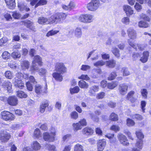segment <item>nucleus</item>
Segmentation results:
<instances>
[{
    "mask_svg": "<svg viewBox=\"0 0 151 151\" xmlns=\"http://www.w3.org/2000/svg\"><path fill=\"white\" fill-rule=\"evenodd\" d=\"M21 22L27 28L31 30L34 29V27L33 26V23L30 20H26L21 21Z\"/></svg>",
    "mask_w": 151,
    "mask_h": 151,
    "instance_id": "nucleus-24",
    "label": "nucleus"
},
{
    "mask_svg": "<svg viewBox=\"0 0 151 151\" xmlns=\"http://www.w3.org/2000/svg\"><path fill=\"white\" fill-rule=\"evenodd\" d=\"M4 88H6L8 92L11 93L12 91V84L11 82L9 81L5 82L3 84Z\"/></svg>",
    "mask_w": 151,
    "mask_h": 151,
    "instance_id": "nucleus-31",
    "label": "nucleus"
},
{
    "mask_svg": "<svg viewBox=\"0 0 151 151\" xmlns=\"http://www.w3.org/2000/svg\"><path fill=\"white\" fill-rule=\"evenodd\" d=\"M39 75L41 76H45L47 72V70L45 68H42L38 70Z\"/></svg>",
    "mask_w": 151,
    "mask_h": 151,
    "instance_id": "nucleus-53",
    "label": "nucleus"
},
{
    "mask_svg": "<svg viewBox=\"0 0 151 151\" xmlns=\"http://www.w3.org/2000/svg\"><path fill=\"white\" fill-rule=\"evenodd\" d=\"M135 93V92L133 91H129L126 96L127 99L129 101L132 103L135 102L137 99L134 97L133 96Z\"/></svg>",
    "mask_w": 151,
    "mask_h": 151,
    "instance_id": "nucleus-19",
    "label": "nucleus"
},
{
    "mask_svg": "<svg viewBox=\"0 0 151 151\" xmlns=\"http://www.w3.org/2000/svg\"><path fill=\"white\" fill-rule=\"evenodd\" d=\"M70 116L71 119L76 120L78 117V115L77 112L76 111H73L71 113Z\"/></svg>",
    "mask_w": 151,
    "mask_h": 151,
    "instance_id": "nucleus-51",
    "label": "nucleus"
},
{
    "mask_svg": "<svg viewBox=\"0 0 151 151\" xmlns=\"http://www.w3.org/2000/svg\"><path fill=\"white\" fill-rule=\"evenodd\" d=\"M118 85V82L116 81H112L108 83L107 88L112 90L116 88Z\"/></svg>",
    "mask_w": 151,
    "mask_h": 151,
    "instance_id": "nucleus-33",
    "label": "nucleus"
},
{
    "mask_svg": "<svg viewBox=\"0 0 151 151\" xmlns=\"http://www.w3.org/2000/svg\"><path fill=\"white\" fill-rule=\"evenodd\" d=\"M149 24L146 22L140 21L138 23V26L140 28H146L149 27Z\"/></svg>",
    "mask_w": 151,
    "mask_h": 151,
    "instance_id": "nucleus-41",
    "label": "nucleus"
},
{
    "mask_svg": "<svg viewBox=\"0 0 151 151\" xmlns=\"http://www.w3.org/2000/svg\"><path fill=\"white\" fill-rule=\"evenodd\" d=\"M122 71L123 72V75L124 76H127L130 75V72L128 71L127 68H122Z\"/></svg>",
    "mask_w": 151,
    "mask_h": 151,
    "instance_id": "nucleus-62",
    "label": "nucleus"
},
{
    "mask_svg": "<svg viewBox=\"0 0 151 151\" xmlns=\"http://www.w3.org/2000/svg\"><path fill=\"white\" fill-rule=\"evenodd\" d=\"M55 71L52 75L56 81L61 82L63 80L62 75L67 72V68L64 64L62 62H57L55 65Z\"/></svg>",
    "mask_w": 151,
    "mask_h": 151,
    "instance_id": "nucleus-1",
    "label": "nucleus"
},
{
    "mask_svg": "<svg viewBox=\"0 0 151 151\" xmlns=\"http://www.w3.org/2000/svg\"><path fill=\"white\" fill-rule=\"evenodd\" d=\"M21 66L23 70L28 69L30 65L29 62L27 60H24L21 62Z\"/></svg>",
    "mask_w": 151,
    "mask_h": 151,
    "instance_id": "nucleus-27",
    "label": "nucleus"
},
{
    "mask_svg": "<svg viewBox=\"0 0 151 151\" xmlns=\"http://www.w3.org/2000/svg\"><path fill=\"white\" fill-rule=\"evenodd\" d=\"M140 18L141 19H143L145 21H146L148 22H150L151 21V17H149L148 15L142 13L140 15Z\"/></svg>",
    "mask_w": 151,
    "mask_h": 151,
    "instance_id": "nucleus-38",
    "label": "nucleus"
},
{
    "mask_svg": "<svg viewBox=\"0 0 151 151\" xmlns=\"http://www.w3.org/2000/svg\"><path fill=\"white\" fill-rule=\"evenodd\" d=\"M126 124L129 127H132L134 125L135 123L132 119L129 118H128L127 119Z\"/></svg>",
    "mask_w": 151,
    "mask_h": 151,
    "instance_id": "nucleus-50",
    "label": "nucleus"
},
{
    "mask_svg": "<svg viewBox=\"0 0 151 151\" xmlns=\"http://www.w3.org/2000/svg\"><path fill=\"white\" fill-rule=\"evenodd\" d=\"M68 14L63 12L56 13L50 17L52 24H61L66 22Z\"/></svg>",
    "mask_w": 151,
    "mask_h": 151,
    "instance_id": "nucleus-2",
    "label": "nucleus"
},
{
    "mask_svg": "<svg viewBox=\"0 0 151 151\" xmlns=\"http://www.w3.org/2000/svg\"><path fill=\"white\" fill-rule=\"evenodd\" d=\"M62 7L65 10L71 11L76 8V5L73 0H71L67 5L63 4L62 5Z\"/></svg>",
    "mask_w": 151,
    "mask_h": 151,
    "instance_id": "nucleus-15",
    "label": "nucleus"
},
{
    "mask_svg": "<svg viewBox=\"0 0 151 151\" xmlns=\"http://www.w3.org/2000/svg\"><path fill=\"white\" fill-rule=\"evenodd\" d=\"M12 15L13 18L16 19H19L21 17V14L17 11L13 12Z\"/></svg>",
    "mask_w": 151,
    "mask_h": 151,
    "instance_id": "nucleus-47",
    "label": "nucleus"
},
{
    "mask_svg": "<svg viewBox=\"0 0 151 151\" xmlns=\"http://www.w3.org/2000/svg\"><path fill=\"white\" fill-rule=\"evenodd\" d=\"M118 138L120 143L123 145L127 146L129 145L127 137L123 134H119L118 136Z\"/></svg>",
    "mask_w": 151,
    "mask_h": 151,
    "instance_id": "nucleus-18",
    "label": "nucleus"
},
{
    "mask_svg": "<svg viewBox=\"0 0 151 151\" xmlns=\"http://www.w3.org/2000/svg\"><path fill=\"white\" fill-rule=\"evenodd\" d=\"M49 102L47 100L42 101L41 103L40 106V112L41 113H43L45 111L46 108H50V109L48 110L50 111L52 110V108L51 106H49Z\"/></svg>",
    "mask_w": 151,
    "mask_h": 151,
    "instance_id": "nucleus-13",
    "label": "nucleus"
},
{
    "mask_svg": "<svg viewBox=\"0 0 151 151\" xmlns=\"http://www.w3.org/2000/svg\"><path fill=\"white\" fill-rule=\"evenodd\" d=\"M78 78L80 79L88 81L90 78L87 75L82 74L80 76L78 77Z\"/></svg>",
    "mask_w": 151,
    "mask_h": 151,
    "instance_id": "nucleus-59",
    "label": "nucleus"
},
{
    "mask_svg": "<svg viewBox=\"0 0 151 151\" xmlns=\"http://www.w3.org/2000/svg\"><path fill=\"white\" fill-rule=\"evenodd\" d=\"M80 91V88L78 86H76L70 89V93L71 94L78 93Z\"/></svg>",
    "mask_w": 151,
    "mask_h": 151,
    "instance_id": "nucleus-44",
    "label": "nucleus"
},
{
    "mask_svg": "<svg viewBox=\"0 0 151 151\" xmlns=\"http://www.w3.org/2000/svg\"><path fill=\"white\" fill-rule=\"evenodd\" d=\"M10 133L6 130L0 131V140L2 142H6L11 138Z\"/></svg>",
    "mask_w": 151,
    "mask_h": 151,
    "instance_id": "nucleus-9",
    "label": "nucleus"
},
{
    "mask_svg": "<svg viewBox=\"0 0 151 151\" xmlns=\"http://www.w3.org/2000/svg\"><path fill=\"white\" fill-rule=\"evenodd\" d=\"M123 9L127 16H130L134 13V11L129 5H124L123 6Z\"/></svg>",
    "mask_w": 151,
    "mask_h": 151,
    "instance_id": "nucleus-20",
    "label": "nucleus"
},
{
    "mask_svg": "<svg viewBox=\"0 0 151 151\" xmlns=\"http://www.w3.org/2000/svg\"><path fill=\"white\" fill-rule=\"evenodd\" d=\"M6 6L10 9H14L16 5L15 0H4Z\"/></svg>",
    "mask_w": 151,
    "mask_h": 151,
    "instance_id": "nucleus-25",
    "label": "nucleus"
},
{
    "mask_svg": "<svg viewBox=\"0 0 151 151\" xmlns=\"http://www.w3.org/2000/svg\"><path fill=\"white\" fill-rule=\"evenodd\" d=\"M78 19L81 22L83 23H90L93 20V16L88 14H81L79 16Z\"/></svg>",
    "mask_w": 151,
    "mask_h": 151,
    "instance_id": "nucleus-7",
    "label": "nucleus"
},
{
    "mask_svg": "<svg viewBox=\"0 0 151 151\" xmlns=\"http://www.w3.org/2000/svg\"><path fill=\"white\" fill-rule=\"evenodd\" d=\"M128 35L130 38L128 40V42L131 47L134 49H137L136 44L131 41L130 39L134 40L137 38V33L136 31L133 29L130 28L127 31Z\"/></svg>",
    "mask_w": 151,
    "mask_h": 151,
    "instance_id": "nucleus-5",
    "label": "nucleus"
},
{
    "mask_svg": "<svg viewBox=\"0 0 151 151\" xmlns=\"http://www.w3.org/2000/svg\"><path fill=\"white\" fill-rule=\"evenodd\" d=\"M111 52L114 56L117 58H119L120 57V55L119 51L117 48L116 47L113 48L111 50Z\"/></svg>",
    "mask_w": 151,
    "mask_h": 151,
    "instance_id": "nucleus-40",
    "label": "nucleus"
},
{
    "mask_svg": "<svg viewBox=\"0 0 151 151\" xmlns=\"http://www.w3.org/2000/svg\"><path fill=\"white\" fill-rule=\"evenodd\" d=\"M128 86L125 83H123L119 85L118 90L119 94L122 95H125L128 90Z\"/></svg>",
    "mask_w": 151,
    "mask_h": 151,
    "instance_id": "nucleus-16",
    "label": "nucleus"
},
{
    "mask_svg": "<svg viewBox=\"0 0 151 151\" xmlns=\"http://www.w3.org/2000/svg\"><path fill=\"white\" fill-rule=\"evenodd\" d=\"M75 34L77 37H81L82 34L81 29L79 27L76 28L75 32Z\"/></svg>",
    "mask_w": 151,
    "mask_h": 151,
    "instance_id": "nucleus-48",
    "label": "nucleus"
},
{
    "mask_svg": "<svg viewBox=\"0 0 151 151\" xmlns=\"http://www.w3.org/2000/svg\"><path fill=\"white\" fill-rule=\"evenodd\" d=\"M106 144L105 139H103L99 140L97 143V148L98 151H103Z\"/></svg>",
    "mask_w": 151,
    "mask_h": 151,
    "instance_id": "nucleus-14",
    "label": "nucleus"
},
{
    "mask_svg": "<svg viewBox=\"0 0 151 151\" xmlns=\"http://www.w3.org/2000/svg\"><path fill=\"white\" fill-rule=\"evenodd\" d=\"M99 86H93L90 88L89 91V93L91 96H93L95 92L98 91L99 90Z\"/></svg>",
    "mask_w": 151,
    "mask_h": 151,
    "instance_id": "nucleus-29",
    "label": "nucleus"
},
{
    "mask_svg": "<svg viewBox=\"0 0 151 151\" xmlns=\"http://www.w3.org/2000/svg\"><path fill=\"white\" fill-rule=\"evenodd\" d=\"M143 143L141 140L137 141L135 144V147L132 148V151H141L143 147Z\"/></svg>",
    "mask_w": 151,
    "mask_h": 151,
    "instance_id": "nucleus-22",
    "label": "nucleus"
},
{
    "mask_svg": "<svg viewBox=\"0 0 151 151\" xmlns=\"http://www.w3.org/2000/svg\"><path fill=\"white\" fill-rule=\"evenodd\" d=\"M4 17L7 21H9L12 19L11 14L8 13L5 14L4 15Z\"/></svg>",
    "mask_w": 151,
    "mask_h": 151,
    "instance_id": "nucleus-64",
    "label": "nucleus"
},
{
    "mask_svg": "<svg viewBox=\"0 0 151 151\" xmlns=\"http://www.w3.org/2000/svg\"><path fill=\"white\" fill-rule=\"evenodd\" d=\"M5 76L6 78L9 79H11L13 77L12 73L9 70L5 72Z\"/></svg>",
    "mask_w": 151,
    "mask_h": 151,
    "instance_id": "nucleus-56",
    "label": "nucleus"
},
{
    "mask_svg": "<svg viewBox=\"0 0 151 151\" xmlns=\"http://www.w3.org/2000/svg\"><path fill=\"white\" fill-rule=\"evenodd\" d=\"M135 134L137 137L139 139V140L137 141H139L141 140L143 143V139L144 137V136L142 133V130L141 129H138L135 132Z\"/></svg>",
    "mask_w": 151,
    "mask_h": 151,
    "instance_id": "nucleus-28",
    "label": "nucleus"
},
{
    "mask_svg": "<svg viewBox=\"0 0 151 151\" xmlns=\"http://www.w3.org/2000/svg\"><path fill=\"white\" fill-rule=\"evenodd\" d=\"M100 5L99 0H92L87 4V8L88 10L95 11L99 8Z\"/></svg>",
    "mask_w": 151,
    "mask_h": 151,
    "instance_id": "nucleus-8",
    "label": "nucleus"
},
{
    "mask_svg": "<svg viewBox=\"0 0 151 151\" xmlns=\"http://www.w3.org/2000/svg\"><path fill=\"white\" fill-rule=\"evenodd\" d=\"M17 96L20 98H25L27 95L24 91H18L16 92Z\"/></svg>",
    "mask_w": 151,
    "mask_h": 151,
    "instance_id": "nucleus-39",
    "label": "nucleus"
},
{
    "mask_svg": "<svg viewBox=\"0 0 151 151\" xmlns=\"http://www.w3.org/2000/svg\"><path fill=\"white\" fill-rule=\"evenodd\" d=\"M74 151H84L83 146L78 143L77 144L74 146Z\"/></svg>",
    "mask_w": 151,
    "mask_h": 151,
    "instance_id": "nucleus-42",
    "label": "nucleus"
},
{
    "mask_svg": "<svg viewBox=\"0 0 151 151\" xmlns=\"http://www.w3.org/2000/svg\"><path fill=\"white\" fill-rule=\"evenodd\" d=\"M82 132L83 134L86 135H91L93 134L94 130L91 127H86L82 129Z\"/></svg>",
    "mask_w": 151,
    "mask_h": 151,
    "instance_id": "nucleus-21",
    "label": "nucleus"
},
{
    "mask_svg": "<svg viewBox=\"0 0 151 151\" xmlns=\"http://www.w3.org/2000/svg\"><path fill=\"white\" fill-rule=\"evenodd\" d=\"M47 3V0H32L30 4L32 6H35V8H36L39 6L45 5Z\"/></svg>",
    "mask_w": 151,
    "mask_h": 151,
    "instance_id": "nucleus-12",
    "label": "nucleus"
},
{
    "mask_svg": "<svg viewBox=\"0 0 151 151\" xmlns=\"http://www.w3.org/2000/svg\"><path fill=\"white\" fill-rule=\"evenodd\" d=\"M116 62L113 59H111L106 61V65L109 68H113L116 66Z\"/></svg>",
    "mask_w": 151,
    "mask_h": 151,
    "instance_id": "nucleus-30",
    "label": "nucleus"
},
{
    "mask_svg": "<svg viewBox=\"0 0 151 151\" xmlns=\"http://www.w3.org/2000/svg\"><path fill=\"white\" fill-rule=\"evenodd\" d=\"M117 76L116 73V72H112L109 75L107 78V79L109 81H112L115 79Z\"/></svg>",
    "mask_w": 151,
    "mask_h": 151,
    "instance_id": "nucleus-46",
    "label": "nucleus"
},
{
    "mask_svg": "<svg viewBox=\"0 0 151 151\" xmlns=\"http://www.w3.org/2000/svg\"><path fill=\"white\" fill-rule=\"evenodd\" d=\"M18 104V100L15 95L10 96L8 97L6 104L11 106H16Z\"/></svg>",
    "mask_w": 151,
    "mask_h": 151,
    "instance_id": "nucleus-11",
    "label": "nucleus"
},
{
    "mask_svg": "<svg viewBox=\"0 0 151 151\" xmlns=\"http://www.w3.org/2000/svg\"><path fill=\"white\" fill-rule=\"evenodd\" d=\"M21 73H17L16 74V76L15 78V81L14 82V85L16 87L20 89H22L24 87V84L21 79Z\"/></svg>",
    "mask_w": 151,
    "mask_h": 151,
    "instance_id": "nucleus-10",
    "label": "nucleus"
},
{
    "mask_svg": "<svg viewBox=\"0 0 151 151\" xmlns=\"http://www.w3.org/2000/svg\"><path fill=\"white\" fill-rule=\"evenodd\" d=\"M105 137L110 140V142L111 143H114L116 142V139L114 138V134L108 133L105 135Z\"/></svg>",
    "mask_w": 151,
    "mask_h": 151,
    "instance_id": "nucleus-34",
    "label": "nucleus"
},
{
    "mask_svg": "<svg viewBox=\"0 0 151 151\" xmlns=\"http://www.w3.org/2000/svg\"><path fill=\"white\" fill-rule=\"evenodd\" d=\"M42 87L40 85H37L35 86V92L38 94H40L42 91Z\"/></svg>",
    "mask_w": 151,
    "mask_h": 151,
    "instance_id": "nucleus-55",
    "label": "nucleus"
},
{
    "mask_svg": "<svg viewBox=\"0 0 151 151\" xmlns=\"http://www.w3.org/2000/svg\"><path fill=\"white\" fill-rule=\"evenodd\" d=\"M50 131H53V132H44L43 134V138L46 141L48 142H52L56 140L55 137L57 132L54 127H51L50 129Z\"/></svg>",
    "mask_w": 151,
    "mask_h": 151,
    "instance_id": "nucleus-4",
    "label": "nucleus"
},
{
    "mask_svg": "<svg viewBox=\"0 0 151 151\" xmlns=\"http://www.w3.org/2000/svg\"><path fill=\"white\" fill-rule=\"evenodd\" d=\"M110 129L114 131L115 132H117L120 130V127L117 125H112L110 128Z\"/></svg>",
    "mask_w": 151,
    "mask_h": 151,
    "instance_id": "nucleus-61",
    "label": "nucleus"
},
{
    "mask_svg": "<svg viewBox=\"0 0 151 151\" xmlns=\"http://www.w3.org/2000/svg\"><path fill=\"white\" fill-rule=\"evenodd\" d=\"M38 22L41 24H52V19L50 18L48 19L44 17H39L38 19Z\"/></svg>",
    "mask_w": 151,
    "mask_h": 151,
    "instance_id": "nucleus-17",
    "label": "nucleus"
},
{
    "mask_svg": "<svg viewBox=\"0 0 151 151\" xmlns=\"http://www.w3.org/2000/svg\"><path fill=\"white\" fill-rule=\"evenodd\" d=\"M142 56L140 59V60L142 63L146 62L148 59L149 56V52L148 51H145L143 52Z\"/></svg>",
    "mask_w": 151,
    "mask_h": 151,
    "instance_id": "nucleus-26",
    "label": "nucleus"
},
{
    "mask_svg": "<svg viewBox=\"0 0 151 151\" xmlns=\"http://www.w3.org/2000/svg\"><path fill=\"white\" fill-rule=\"evenodd\" d=\"M105 93L104 92H101L97 94L96 98L98 99H102L104 98Z\"/></svg>",
    "mask_w": 151,
    "mask_h": 151,
    "instance_id": "nucleus-57",
    "label": "nucleus"
},
{
    "mask_svg": "<svg viewBox=\"0 0 151 151\" xmlns=\"http://www.w3.org/2000/svg\"><path fill=\"white\" fill-rule=\"evenodd\" d=\"M105 62L102 60L98 61L94 63V65L96 66H102L105 64Z\"/></svg>",
    "mask_w": 151,
    "mask_h": 151,
    "instance_id": "nucleus-60",
    "label": "nucleus"
},
{
    "mask_svg": "<svg viewBox=\"0 0 151 151\" xmlns=\"http://www.w3.org/2000/svg\"><path fill=\"white\" fill-rule=\"evenodd\" d=\"M80 125L81 124L78 122L73 123L72 124V126L74 131L76 132L81 130L82 128Z\"/></svg>",
    "mask_w": 151,
    "mask_h": 151,
    "instance_id": "nucleus-36",
    "label": "nucleus"
},
{
    "mask_svg": "<svg viewBox=\"0 0 151 151\" xmlns=\"http://www.w3.org/2000/svg\"><path fill=\"white\" fill-rule=\"evenodd\" d=\"M43 65L42 58L39 55H35L32 61V65L30 66V71L32 74L34 73L36 70L38 69L37 65L41 67Z\"/></svg>",
    "mask_w": 151,
    "mask_h": 151,
    "instance_id": "nucleus-3",
    "label": "nucleus"
},
{
    "mask_svg": "<svg viewBox=\"0 0 151 151\" xmlns=\"http://www.w3.org/2000/svg\"><path fill=\"white\" fill-rule=\"evenodd\" d=\"M2 57L4 60H7L9 58L10 54L6 51H4L2 54Z\"/></svg>",
    "mask_w": 151,
    "mask_h": 151,
    "instance_id": "nucleus-49",
    "label": "nucleus"
},
{
    "mask_svg": "<svg viewBox=\"0 0 151 151\" xmlns=\"http://www.w3.org/2000/svg\"><path fill=\"white\" fill-rule=\"evenodd\" d=\"M146 105V102L144 100H142L141 101V108L143 112H145V108Z\"/></svg>",
    "mask_w": 151,
    "mask_h": 151,
    "instance_id": "nucleus-63",
    "label": "nucleus"
},
{
    "mask_svg": "<svg viewBox=\"0 0 151 151\" xmlns=\"http://www.w3.org/2000/svg\"><path fill=\"white\" fill-rule=\"evenodd\" d=\"M79 86L82 88H87L88 85V83L83 80H80L78 82Z\"/></svg>",
    "mask_w": 151,
    "mask_h": 151,
    "instance_id": "nucleus-37",
    "label": "nucleus"
},
{
    "mask_svg": "<svg viewBox=\"0 0 151 151\" xmlns=\"http://www.w3.org/2000/svg\"><path fill=\"white\" fill-rule=\"evenodd\" d=\"M59 30H54L53 29L49 31L46 34V36L48 37L50 36H52L57 34L59 32Z\"/></svg>",
    "mask_w": 151,
    "mask_h": 151,
    "instance_id": "nucleus-45",
    "label": "nucleus"
},
{
    "mask_svg": "<svg viewBox=\"0 0 151 151\" xmlns=\"http://www.w3.org/2000/svg\"><path fill=\"white\" fill-rule=\"evenodd\" d=\"M31 147L33 150L37 151L40 149L41 146L37 141H35L32 142L31 145Z\"/></svg>",
    "mask_w": 151,
    "mask_h": 151,
    "instance_id": "nucleus-23",
    "label": "nucleus"
},
{
    "mask_svg": "<svg viewBox=\"0 0 151 151\" xmlns=\"http://www.w3.org/2000/svg\"><path fill=\"white\" fill-rule=\"evenodd\" d=\"M33 137L35 139H38L42 137V133L39 128H37L35 130Z\"/></svg>",
    "mask_w": 151,
    "mask_h": 151,
    "instance_id": "nucleus-32",
    "label": "nucleus"
},
{
    "mask_svg": "<svg viewBox=\"0 0 151 151\" xmlns=\"http://www.w3.org/2000/svg\"><path fill=\"white\" fill-rule=\"evenodd\" d=\"M78 122L81 124V126L84 127L86 126L87 125V122L86 119L85 118H83L81 119Z\"/></svg>",
    "mask_w": 151,
    "mask_h": 151,
    "instance_id": "nucleus-52",
    "label": "nucleus"
},
{
    "mask_svg": "<svg viewBox=\"0 0 151 151\" xmlns=\"http://www.w3.org/2000/svg\"><path fill=\"white\" fill-rule=\"evenodd\" d=\"M141 95L143 97H144L145 99H147V98L148 92L146 89H142L141 90Z\"/></svg>",
    "mask_w": 151,
    "mask_h": 151,
    "instance_id": "nucleus-58",
    "label": "nucleus"
},
{
    "mask_svg": "<svg viewBox=\"0 0 151 151\" xmlns=\"http://www.w3.org/2000/svg\"><path fill=\"white\" fill-rule=\"evenodd\" d=\"M109 120L112 121H117L119 120V116L118 115L113 112L110 114L109 117Z\"/></svg>",
    "mask_w": 151,
    "mask_h": 151,
    "instance_id": "nucleus-35",
    "label": "nucleus"
},
{
    "mask_svg": "<svg viewBox=\"0 0 151 151\" xmlns=\"http://www.w3.org/2000/svg\"><path fill=\"white\" fill-rule=\"evenodd\" d=\"M72 136L70 134H67L63 135L62 137V140L63 142L68 141L71 138Z\"/></svg>",
    "mask_w": 151,
    "mask_h": 151,
    "instance_id": "nucleus-54",
    "label": "nucleus"
},
{
    "mask_svg": "<svg viewBox=\"0 0 151 151\" xmlns=\"http://www.w3.org/2000/svg\"><path fill=\"white\" fill-rule=\"evenodd\" d=\"M0 115L2 119L5 121H12L15 119V116L9 111L4 110L1 112Z\"/></svg>",
    "mask_w": 151,
    "mask_h": 151,
    "instance_id": "nucleus-6",
    "label": "nucleus"
},
{
    "mask_svg": "<svg viewBox=\"0 0 151 151\" xmlns=\"http://www.w3.org/2000/svg\"><path fill=\"white\" fill-rule=\"evenodd\" d=\"M12 56L14 59H16L20 58L21 54L19 51H14L12 53Z\"/></svg>",
    "mask_w": 151,
    "mask_h": 151,
    "instance_id": "nucleus-43",
    "label": "nucleus"
}]
</instances>
